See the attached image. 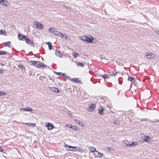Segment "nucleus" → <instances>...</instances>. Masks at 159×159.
Returning a JSON list of instances; mask_svg holds the SVG:
<instances>
[{
	"label": "nucleus",
	"instance_id": "2",
	"mask_svg": "<svg viewBox=\"0 0 159 159\" xmlns=\"http://www.w3.org/2000/svg\"><path fill=\"white\" fill-rule=\"evenodd\" d=\"M70 81L71 82L79 83L80 84H82L83 83L81 80V79L79 78H73L70 79Z\"/></svg>",
	"mask_w": 159,
	"mask_h": 159
},
{
	"label": "nucleus",
	"instance_id": "25",
	"mask_svg": "<svg viewBox=\"0 0 159 159\" xmlns=\"http://www.w3.org/2000/svg\"><path fill=\"white\" fill-rule=\"evenodd\" d=\"M31 65L33 66H35L36 67V66L37 64V62H38L37 61H30Z\"/></svg>",
	"mask_w": 159,
	"mask_h": 159
},
{
	"label": "nucleus",
	"instance_id": "38",
	"mask_svg": "<svg viewBox=\"0 0 159 159\" xmlns=\"http://www.w3.org/2000/svg\"><path fill=\"white\" fill-rule=\"evenodd\" d=\"M75 122L76 124H78L79 125L80 122L79 120H75Z\"/></svg>",
	"mask_w": 159,
	"mask_h": 159
},
{
	"label": "nucleus",
	"instance_id": "40",
	"mask_svg": "<svg viewBox=\"0 0 159 159\" xmlns=\"http://www.w3.org/2000/svg\"><path fill=\"white\" fill-rule=\"evenodd\" d=\"M0 151L2 152H3V150L2 148L0 146Z\"/></svg>",
	"mask_w": 159,
	"mask_h": 159
},
{
	"label": "nucleus",
	"instance_id": "21",
	"mask_svg": "<svg viewBox=\"0 0 159 159\" xmlns=\"http://www.w3.org/2000/svg\"><path fill=\"white\" fill-rule=\"evenodd\" d=\"M146 56L148 58L150 59L153 58L155 56V55L153 54H149L147 55Z\"/></svg>",
	"mask_w": 159,
	"mask_h": 159
},
{
	"label": "nucleus",
	"instance_id": "3",
	"mask_svg": "<svg viewBox=\"0 0 159 159\" xmlns=\"http://www.w3.org/2000/svg\"><path fill=\"white\" fill-rule=\"evenodd\" d=\"M35 25L36 26V28L40 30L43 29L44 26L43 24L38 22H36L35 23Z\"/></svg>",
	"mask_w": 159,
	"mask_h": 159
},
{
	"label": "nucleus",
	"instance_id": "37",
	"mask_svg": "<svg viewBox=\"0 0 159 159\" xmlns=\"http://www.w3.org/2000/svg\"><path fill=\"white\" fill-rule=\"evenodd\" d=\"M18 67L20 68H24L23 66L22 65L20 64L18 65Z\"/></svg>",
	"mask_w": 159,
	"mask_h": 159
},
{
	"label": "nucleus",
	"instance_id": "31",
	"mask_svg": "<svg viewBox=\"0 0 159 159\" xmlns=\"http://www.w3.org/2000/svg\"><path fill=\"white\" fill-rule=\"evenodd\" d=\"M7 52L5 51H0V55H5L6 54Z\"/></svg>",
	"mask_w": 159,
	"mask_h": 159
},
{
	"label": "nucleus",
	"instance_id": "43",
	"mask_svg": "<svg viewBox=\"0 0 159 159\" xmlns=\"http://www.w3.org/2000/svg\"><path fill=\"white\" fill-rule=\"evenodd\" d=\"M2 70H0V72H1H1H2Z\"/></svg>",
	"mask_w": 159,
	"mask_h": 159
},
{
	"label": "nucleus",
	"instance_id": "14",
	"mask_svg": "<svg viewBox=\"0 0 159 159\" xmlns=\"http://www.w3.org/2000/svg\"><path fill=\"white\" fill-rule=\"evenodd\" d=\"M128 81H130L132 83H134L135 82V80L134 77L129 76L128 78Z\"/></svg>",
	"mask_w": 159,
	"mask_h": 159
},
{
	"label": "nucleus",
	"instance_id": "27",
	"mask_svg": "<svg viewBox=\"0 0 159 159\" xmlns=\"http://www.w3.org/2000/svg\"><path fill=\"white\" fill-rule=\"evenodd\" d=\"M46 44L48 45L49 47V49L50 50H51L52 49V45L51 42H48L46 43Z\"/></svg>",
	"mask_w": 159,
	"mask_h": 159
},
{
	"label": "nucleus",
	"instance_id": "1",
	"mask_svg": "<svg viewBox=\"0 0 159 159\" xmlns=\"http://www.w3.org/2000/svg\"><path fill=\"white\" fill-rule=\"evenodd\" d=\"M81 40L87 41L89 43H91L94 40V38L91 36L89 37L86 35H84L82 37Z\"/></svg>",
	"mask_w": 159,
	"mask_h": 159
},
{
	"label": "nucleus",
	"instance_id": "42",
	"mask_svg": "<svg viewBox=\"0 0 159 159\" xmlns=\"http://www.w3.org/2000/svg\"><path fill=\"white\" fill-rule=\"evenodd\" d=\"M66 126L67 127H69V125H66Z\"/></svg>",
	"mask_w": 159,
	"mask_h": 159
},
{
	"label": "nucleus",
	"instance_id": "24",
	"mask_svg": "<svg viewBox=\"0 0 159 159\" xmlns=\"http://www.w3.org/2000/svg\"><path fill=\"white\" fill-rule=\"evenodd\" d=\"M56 74L58 75L62 76L64 77H66V75L65 73H63L61 72H55Z\"/></svg>",
	"mask_w": 159,
	"mask_h": 159
},
{
	"label": "nucleus",
	"instance_id": "12",
	"mask_svg": "<svg viewBox=\"0 0 159 159\" xmlns=\"http://www.w3.org/2000/svg\"><path fill=\"white\" fill-rule=\"evenodd\" d=\"M138 143L137 142H133L132 143L127 144L126 146L132 147L138 145Z\"/></svg>",
	"mask_w": 159,
	"mask_h": 159
},
{
	"label": "nucleus",
	"instance_id": "28",
	"mask_svg": "<svg viewBox=\"0 0 159 159\" xmlns=\"http://www.w3.org/2000/svg\"><path fill=\"white\" fill-rule=\"evenodd\" d=\"M101 77L104 79H107L109 78V75H108L104 74L102 75Z\"/></svg>",
	"mask_w": 159,
	"mask_h": 159
},
{
	"label": "nucleus",
	"instance_id": "7",
	"mask_svg": "<svg viewBox=\"0 0 159 159\" xmlns=\"http://www.w3.org/2000/svg\"><path fill=\"white\" fill-rule=\"evenodd\" d=\"M142 138L143 139V142H150V138L148 136L144 135L142 136Z\"/></svg>",
	"mask_w": 159,
	"mask_h": 159
},
{
	"label": "nucleus",
	"instance_id": "5",
	"mask_svg": "<svg viewBox=\"0 0 159 159\" xmlns=\"http://www.w3.org/2000/svg\"><path fill=\"white\" fill-rule=\"evenodd\" d=\"M46 65L43 63L40 62L39 61H38L37 63L36 67L37 68H41V67H46Z\"/></svg>",
	"mask_w": 159,
	"mask_h": 159
},
{
	"label": "nucleus",
	"instance_id": "15",
	"mask_svg": "<svg viewBox=\"0 0 159 159\" xmlns=\"http://www.w3.org/2000/svg\"><path fill=\"white\" fill-rule=\"evenodd\" d=\"M22 123L23 124H26V125H27L28 126H30V127H34L36 125L35 124L33 123Z\"/></svg>",
	"mask_w": 159,
	"mask_h": 159
},
{
	"label": "nucleus",
	"instance_id": "23",
	"mask_svg": "<svg viewBox=\"0 0 159 159\" xmlns=\"http://www.w3.org/2000/svg\"><path fill=\"white\" fill-rule=\"evenodd\" d=\"M56 30V29L54 28H51L49 29V31L53 34L55 32V31Z\"/></svg>",
	"mask_w": 159,
	"mask_h": 159
},
{
	"label": "nucleus",
	"instance_id": "18",
	"mask_svg": "<svg viewBox=\"0 0 159 159\" xmlns=\"http://www.w3.org/2000/svg\"><path fill=\"white\" fill-rule=\"evenodd\" d=\"M89 149L91 152H93L94 153L96 151V148L93 147H89Z\"/></svg>",
	"mask_w": 159,
	"mask_h": 159
},
{
	"label": "nucleus",
	"instance_id": "11",
	"mask_svg": "<svg viewBox=\"0 0 159 159\" xmlns=\"http://www.w3.org/2000/svg\"><path fill=\"white\" fill-rule=\"evenodd\" d=\"M55 54L57 56L59 57H62L63 55L61 51L57 50L56 51Z\"/></svg>",
	"mask_w": 159,
	"mask_h": 159
},
{
	"label": "nucleus",
	"instance_id": "19",
	"mask_svg": "<svg viewBox=\"0 0 159 159\" xmlns=\"http://www.w3.org/2000/svg\"><path fill=\"white\" fill-rule=\"evenodd\" d=\"M99 113L100 115L103 114L104 109L101 107H100L98 108Z\"/></svg>",
	"mask_w": 159,
	"mask_h": 159
},
{
	"label": "nucleus",
	"instance_id": "10",
	"mask_svg": "<svg viewBox=\"0 0 159 159\" xmlns=\"http://www.w3.org/2000/svg\"><path fill=\"white\" fill-rule=\"evenodd\" d=\"M94 154L95 157H102L103 154L102 153L99 152L98 151H96L94 153Z\"/></svg>",
	"mask_w": 159,
	"mask_h": 159
},
{
	"label": "nucleus",
	"instance_id": "30",
	"mask_svg": "<svg viewBox=\"0 0 159 159\" xmlns=\"http://www.w3.org/2000/svg\"><path fill=\"white\" fill-rule=\"evenodd\" d=\"M117 73V72H114L113 71L110 72L109 73V74L111 76H115Z\"/></svg>",
	"mask_w": 159,
	"mask_h": 159
},
{
	"label": "nucleus",
	"instance_id": "26",
	"mask_svg": "<svg viewBox=\"0 0 159 159\" xmlns=\"http://www.w3.org/2000/svg\"><path fill=\"white\" fill-rule=\"evenodd\" d=\"M76 64L78 66H80L81 67L84 66V64L81 62H76Z\"/></svg>",
	"mask_w": 159,
	"mask_h": 159
},
{
	"label": "nucleus",
	"instance_id": "32",
	"mask_svg": "<svg viewBox=\"0 0 159 159\" xmlns=\"http://www.w3.org/2000/svg\"><path fill=\"white\" fill-rule=\"evenodd\" d=\"M73 55L75 58H76L77 57L79 56V54L76 53L75 52L73 53Z\"/></svg>",
	"mask_w": 159,
	"mask_h": 159
},
{
	"label": "nucleus",
	"instance_id": "4",
	"mask_svg": "<svg viewBox=\"0 0 159 159\" xmlns=\"http://www.w3.org/2000/svg\"><path fill=\"white\" fill-rule=\"evenodd\" d=\"M45 127L47 128V129L48 130L52 129L54 127V126L52 124L49 122L46 123Z\"/></svg>",
	"mask_w": 159,
	"mask_h": 159
},
{
	"label": "nucleus",
	"instance_id": "6",
	"mask_svg": "<svg viewBox=\"0 0 159 159\" xmlns=\"http://www.w3.org/2000/svg\"><path fill=\"white\" fill-rule=\"evenodd\" d=\"M65 146L69 148H71V149H67V150L69 151H76L77 147L75 146H71L65 145Z\"/></svg>",
	"mask_w": 159,
	"mask_h": 159
},
{
	"label": "nucleus",
	"instance_id": "39",
	"mask_svg": "<svg viewBox=\"0 0 159 159\" xmlns=\"http://www.w3.org/2000/svg\"><path fill=\"white\" fill-rule=\"evenodd\" d=\"M60 37H62V38H63L64 37L65 35L61 33H60Z\"/></svg>",
	"mask_w": 159,
	"mask_h": 159
},
{
	"label": "nucleus",
	"instance_id": "34",
	"mask_svg": "<svg viewBox=\"0 0 159 159\" xmlns=\"http://www.w3.org/2000/svg\"><path fill=\"white\" fill-rule=\"evenodd\" d=\"M60 33L61 32L57 31L56 30L55 31V32H54V34L56 35H60Z\"/></svg>",
	"mask_w": 159,
	"mask_h": 159
},
{
	"label": "nucleus",
	"instance_id": "9",
	"mask_svg": "<svg viewBox=\"0 0 159 159\" xmlns=\"http://www.w3.org/2000/svg\"><path fill=\"white\" fill-rule=\"evenodd\" d=\"M25 41L27 44L30 45V46H33L34 45L33 42L31 41L30 39L28 38L27 37Z\"/></svg>",
	"mask_w": 159,
	"mask_h": 159
},
{
	"label": "nucleus",
	"instance_id": "22",
	"mask_svg": "<svg viewBox=\"0 0 159 159\" xmlns=\"http://www.w3.org/2000/svg\"><path fill=\"white\" fill-rule=\"evenodd\" d=\"M22 110H24L25 111H33L32 109L30 107H26L25 108H22Z\"/></svg>",
	"mask_w": 159,
	"mask_h": 159
},
{
	"label": "nucleus",
	"instance_id": "41",
	"mask_svg": "<svg viewBox=\"0 0 159 159\" xmlns=\"http://www.w3.org/2000/svg\"><path fill=\"white\" fill-rule=\"evenodd\" d=\"M64 37H65V39H68V37H67V35H65V36H64Z\"/></svg>",
	"mask_w": 159,
	"mask_h": 159
},
{
	"label": "nucleus",
	"instance_id": "29",
	"mask_svg": "<svg viewBox=\"0 0 159 159\" xmlns=\"http://www.w3.org/2000/svg\"><path fill=\"white\" fill-rule=\"evenodd\" d=\"M10 42H6L4 43H3V44L5 46H7V47H10Z\"/></svg>",
	"mask_w": 159,
	"mask_h": 159
},
{
	"label": "nucleus",
	"instance_id": "8",
	"mask_svg": "<svg viewBox=\"0 0 159 159\" xmlns=\"http://www.w3.org/2000/svg\"><path fill=\"white\" fill-rule=\"evenodd\" d=\"M26 36L20 34H19L18 35L19 39L20 40H25L27 38Z\"/></svg>",
	"mask_w": 159,
	"mask_h": 159
},
{
	"label": "nucleus",
	"instance_id": "17",
	"mask_svg": "<svg viewBox=\"0 0 159 159\" xmlns=\"http://www.w3.org/2000/svg\"><path fill=\"white\" fill-rule=\"evenodd\" d=\"M51 90L54 91L56 93L59 92L58 89L55 87H52L50 89Z\"/></svg>",
	"mask_w": 159,
	"mask_h": 159
},
{
	"label": "nucleus",
	"instance_id": "35",
	"mask_svg": "<svg viewBox=\"0 0 159 159\" xmlns=\"http://www.w3.org/2000/svg\"><path fill=\"white\" fill-rule=\"evenodd\" d=\"M6 94V93L0 91V96L2 95H5Z\"/></svg>",
	"mask_w": 159,
	"mask_h": 159
},
{
	"label": "nucleus",
	"instance_id": "13",
	"mask_svg": "<svg viewBox=\"0 0 159 159\" xmlns=\"http://www.w3.org/2000/svg\"><path fill=\"white\" fill-rule=\"evenodd\" d=\"M95 107V105L94 104H92L91 105L89 106V107L88 108V110L89 111H93Z\"/></svg>",
	"mask_w": 159,
	"mask_h": 159
},
{
	"label": "nucleus",
	"instance_id": "16",
	"mask_svg": "<svg viewBox=\"0 0 159 159\" xmlns=\"http://www.w3.org/2000/svg\"><path fill=\"white\" fill-rule=\"evenodd\" d=\"M0 4L5 6H7V0H0Z\"/></svg>",
	"mask_w": 159,
	"mask_h": 159
},
{
	"label": "nucleus",
	"instance_id": "36",
	"mask_svg": "<svg viewBox=\"0 0 159 159\" xmlns=\"http://www.w3.org/2000/svg\"><path fill=\"white\" fill-rule=\"evenodd\" d=\"M79 125L83 127H85L84 124L82 122H80Z\"/></svg>",
	"mask_w": 159,
	"mask_h": 159
},
{
	"label": "nucleus",
	"instance_id": "33",
	"mask_svg": "<svg viewBox=\"0 0 159 159\" xmlns=\"http://www.w3.org/2000/svg\"><path fill=\"white\" fill-rule=\"evenodd\" d=\"M1 34H2V35L3 34L4 35H6V32H5V31H3L2 30H0V35H1Z\"/></svg>",
	"mask_w": 159,
	"mask_h": 159
},
{
	"label": "nucleus",
	"instance_id": "20",
	"mask_svg": "<svg viewBox=\"0 0 159 159\" xmlns=\"http://www.w3.org/2000/svg\"><path fill=\"white\" fill-rule=\"evenodd\" d=\"M69 127L70 128L77 130H78V127L74 125H72L71 124H69Z\"/></svg>",
	"mask_w": 159,
	"mask_h": 159
}]
</instances>
